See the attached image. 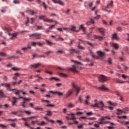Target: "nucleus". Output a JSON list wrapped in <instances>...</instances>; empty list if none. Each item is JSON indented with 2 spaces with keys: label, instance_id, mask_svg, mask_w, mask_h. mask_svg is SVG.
Instances as JSON below:
<instances>
[{
  "label": "nucleus",
  "instance_id": "e2e57ef3",
  "mask_svg": "<svg viewBox=\"0 0 129 129\" xmlns=\"http://www.w3.org/2000/svg\"><path fill=\"white\" fill-rule=\"evenodd\" d=\"M120 100L121 101H124V99H123V97H122V96H120V98H119Z\"/></svg>",
  "mask_w": 129,
  "mask_h": 129
},
{
  "label": "nucleus",
  "instance_id": "0eeeda50",
  "mask_svg": "<svg viewBox=\"0 0 129 129\" xmlns=\"http://www.w3.org/2000/svg\"><path fill=\"white\" fill-rule=\"evenodd\" d=\"M39 19L40 20H43L44 22H47L48 23H51L52 22H53V21L52 19H49L48 18H46L45 16H40Z\"/></svg>",
  "mask_w": 129,
  "mask_h": 129
},
{
  "label": "nucleus",
  "instance_id": "f3484780",
  "mask_svg": "<svg viewBox=\"0 0 129 129\" xmlns=\"http://www.w3.org/2000/svg\"><path fill=\"white\" fill-rule=\"evenodd\" d=\"M69 70L72 71L73 72H77V66H73V68H70Z\"/></svg>",
  "mask_w": 129,
  "mask_h": 129
},
{
  "label": "nucleus",
  "instance_id": "4d7b16f0",
  "mask_svg": "<svg viewBox=\"0 0 129 129\" xmlns=\"http://www.w3.org/2000/svg\"><path fill=\"white\" fill-rule=\"evenodd\" d=\"M108 103H109L110 105H112L113 106H116V105H117L116 103H111V102H109Z\"/></svg>",
  "mask_w": 129,
  "mask_h": 129
},
{
  "label": "nucleus",
  "instance_id": "9b49d317",
  "mask_svg": "<svg viewBox=\"0 0 129 129\" xmlns=\"http://www.w3.org/2000/svg\"><path fill=\"white\" fill-rule=\"evenodd\" d=\"M98 122L100 124H106L108 123V121H104V118L102 116L101 118L99 119Z\"/></svg>",
  "mask_w": 129,
  "mask_h": 129
},
{
  "label": "nucleus",
  "instance_id": "ddd939ff",
  "mask_svg": "<svg viewBox=\"0 0 129 129\" xmlns=\"http://www.w3.org/2000/svg\"><path fill=\"white\" fill-rule=\"evenodd\" d=\"M73 91L74 90L73 89H70V90H69L66 95V98L70 97L71 95L73 94Z\"/></svg>",
  "mask_w": 129,
  "mask_h": 129
},
{
  "label": "nucleus",
  "instance_id": "a211bd4d",
  "mask_svg": "<svg viewBox=\"0 0 129 129\" xmlns=\"http://www.w3.org/2000/svg\"><path fill=\"white\" fill-rule=\"evenodd\" d=\"M32 118H38V116H32L30 117H27V118H22L21 119H23V120H25V121H28L29 119H32Z\"/></svg>",
  "mask_w": 129,
  "mask_h": 129
},
{
  "label": "nucleus",
  "instance_id": "f8f14e48",
  "mask_svg": "<svg viewBox=\"0 0 129 129\" xmlns=\"http://www.w3.org/2000/svg\"><path fill=\"white\" fill-rule=\"evenodd\" d=\"M50 93H52L53 94H57L58 96H62V95H63V93H61L60 91L53 92L50 91L48 92V94H50Z\"/></svg>",
  "mask_w": 129,
  "mask_h": 129
},
{
  "label": "nucleus",
  "instance_id": "b1692460",
  "mask_svg": "<svg viewBox=\"0 0 129 129\" xmlns=\"http://www.w3.org/2000/svg\"><path fill=\"white\" fill-rule=\"evenodd\" d=\"M112 39L113 40H119V38L117 37V34H116V33L113 34Z\"/></svg>",
  "mask_w": 129,
  "mask_h": 129
},
{
  "label": "nucleus",
  "instance_id": "2eb2a0df",
  "mask_svg": "<svg viewBox=\"0 0 129 129\" xmlns=\"http://www.w3.org/2000/svg\"><path fill=\"white\" fill-rule=\"evenodd\" d=\"M27 21L25 23L26 26H28V24H29V22H31V24H33L34 22H35V18H31V19H29V18H27Z\"/></svg>",
  "mask_w": 129,
  "mask_h": 129
},
{
  "label": "nucleus",
  "instance_id": "c756f323",
  "mask_svg": "<svg viewBox=\"0 0 129 129\" xmlns=\"http://www.w3.org/2000/svg\"><path fill=\"white\" fill-rule=\"evenodd\" d=\"M15 76L13 77V79L14 80V81H17V77L18 76H20V74L19 73H15L14 74Z\"/></svg>",
  "mask_w": 129,
  "mask_h": 129
},
{
  "label": "nucleus",
  "instance_id": "0e129e2a",
  "mask_svg": "<svg viewBox=\"0 0 129 129\" xmlns=\"http://www.w3.org/2000/svg\"><path fill=\"white\" fill-rule=\"evenodd\" d=\"M69 107H71V108L74 107V105L72 103H70L69 104Z\"/></svg>",
  "mask_w": 129,
  "mask_h": 129
},
{
  "label": "nucleus",
  "instance_id": "603ef678",
  "mask_svg": "<svg viewBox=\"0 0 129 129\" xmlns=\"http://www.w3.org/2000/svg\"><path fill=\"white\" fill-rule=\"evenodd\" d=\"M92 57H93L94 59H96L97 60H98V59H99V57L94 54L92 55Z\"/></svg>",
  "mask_w": 129,
  "mask_h": 129
},
{
  "label": "nucleus",
  "instance_id": "aec40b11",
  "mask_svg": "<svg viewBox=\"0 0 129 129\" xmlns=\"http://www.w3.org/2000/svg\"><path fill=\"white\" fill-rule=\"evenodd\" d=\"M33 57L34 58H45V56L44 55H38V54H33Z\"/></svg>",
  "mask_w": 129,
  "mask_h": 129
},
{
  "label": "nucleus",
  "instance_id": "1a4fd4ad",
  "mask_svg": "<svg viewBox=\"0 0 129 129\" xmlns=\"http://www.w3.org/2000/svg\"><path fill=\"white\" fill-rule=\"evenodd\" d=\"M82 44H84V42L82 41V40L80 39L79 42V44L78 45V48L80 49V50H85V48L82 46Z\"/></svg>",
  "mask_w": 129,
  "mask_h": 129
},
{
  "label": "nucleus",
  "instance_id": "dca6fc26",
  "mask_svg": "<svg viewBox=\"0 0 129 129\" xmlns=\"http://www.w3.org/2000/svg\"><path fill=\"white\" fill-rule=\"evenodd\" d=\"M98 31L102 34V36H104V33H105V29H104L103 28H99Z\"/></svg>",
  "mask_w": 129,
  "mask_h": 129
},
{
  "label": "nucleus",
  "instance_id": "e433bc0d",
  "mask_svg": "<svg viewBox=\"0 0 129 129\" xmlns=\"http://www.w3.org/2000/svg\"><path fill=\"white\" fill-rule=\"evenodd\" d=\"M45 55H47V56H49V55H51V54H53V51H48L44 53Z\"/></svg>",
  "mask_w": 129,
  "mask_h": 129
},
{
  "label": "nucleus",
  "instance_id": "13d9d810",
  "mask_svg": "<svg viewBox=\"0 0 129 129\" xmlns=\"http://www.w3.org/2000/svg\"><path fill=\"white\" fill-rule=\"evenodd\" d=\"M103 118H104V120L105 119H110V117L108 116H103Z\"/></svg>",
  "mask_w": 129,
  "mask_h": 129
},
{
  "label": "nucleus",
  "instance_id": "4be33fe9",
  "mask_svg": "<svg viewBox=\"0 0 129 129\" xmlns=\"http://www.w3.org/2000/svg\"><path fill=\"white\" fill-rule=\"evenodd\" d=\"M17 101H18V98L16 97H13L12 99V104L13 105H16V103H17Z\"/></svg>",
  "mask_w": 129,
  "mask_h": 129
},
{
  "label": "nucleus",
  "instance_id": "72a5a7b5",
  "mask_svg": "<svg viewBox=\"0 0 129 129\" xmlns=\"http://www.w3.org/2000/svg\"><path fill=\"white\" fill-rule=\"evenodd\" d=\"M95 38L96 39H98V40H99V41H101V40H103V37L102 36H98L96 35H94Z\"/></svg>",
  "mask_w": 129,
  "mask_h": 129
},
{
  "label": "nucleus",
  "instance_id": "69168bd1",
  "mask_svg": "<svg viewBox=\"0 0 129 129\" xmlns=\"http://www.w3.org/2000/svg\"><path fill=\"white\" fill-rule=\"evenodd\" d=\"M71 11V10L69 9L67 11L64 12V13H66V15H68V14H69V13H70Z\"/></svg>",
  "mask_w": 129,
  "mask_h": 129
},
{
  "label": "nucleus",
  "instance_id": "9d476101",
  "mask_svg": "<svg viewBox=\"0 0 129 129\" xmlns=\"http://www.w3.org/2000/svg\"><path fill=\"white\" fill-rule=\"evenodd\" d=\"M98 80L100 82L103 83V82H105L107 80L106 77L103 75H100L98 78Z\"/></svg>",
  "mask_w": 129,
  "mask_h": 129
},
{
  "label": "nucleus",
  "instance_id": "bb28decb",
  "mask_svg": "<svg viewBox=\"0 0 129 129\" xmlns=\"http://www.w3.org/2000/svg\"><path fill=\"white\" fill-rule=\"evenodd\" d=\"M27 13H28V14L29 15H31V16H34V15H35V14H36V12H34L33 11H31V10L27 11Z\"/></svg>",
  "mask_w": 129,
  "mask_h": 129
},
{
  "label": "nucleus",
  "instance_id": "37998d69",
  "mask_svg": "<svg viewBox=\"0 0 129 129\" xmlns=\"http://www.w3.org/2000/svg\"><path fill=\"white\" fill-rule=\"evenodd\" d=\"M56 41H64V38H62L61 36H58V38H56Z\"/></svg>",
  "mask_w": 129,
  "mask_h": 129
},
{
  "label": "nucleus",
  "instance_id": "423d86ee",
  "mask_svg": "<svg viewBox=\"0 0 129 129\" xmlns=\"http://www.w3.org/2000/svg\"><path fill=\"white\" fill-rule=\"evenodd\" d=\"M69 116H66V118H67V119L68 120H73V121H75L76 120V118H75V116H74V114L72 113V114H67ZM71 116V117H69Z\"/></svg>",
  "mask_w": 129,
  "mask_h": 129
},
{
  "label": "nucleus",
  "instance_id": "774afa93",
  "mask_svg": "<svg viewBox=\"0 0 129 129\" xmlns=\"http://www.w3.org/2000/svg\"><path fill=\"white\" fill-rule=\"evenodd\" d=\"M78 128L82 129L83 128V125H80L78 126Z\"/></svg>",
  "mask_w": 129,
  "mask_h": 129
},
{
  "label": "nucleus",
  "instance_id": "6e6552de",
  "mask_svg": "<svg viewBox=\"0 0 129 129\" xmlns=\"http://www.w3.org/2000/svg\"><path fill=\"white\" fill-rule=\"evenodd\" d=\"M72 86L76 90L77 95H78L80 91V88L77 87V85L74 83H72Z\"/></svg>",
  "mask_w": 129,
  "mask_h": 129
},
{
  "label": "nucleus",
  "instance_id": "de8ad7c7",
  "mask_svg": "<svg viewBox=\"0 0 129 129\" xmlns=\"http://www.w3.org/2000/svg\"><path fill=\"white\" fill-rule=\"evenodd\" d=\"M41 4H42V6H43L45 10H47V8H48V6L46 5V4H45V3L44 2H42Z\"/></svg>",
  "mask_w": 129,
  "mask_h": 129
},
{
  "label": "nucleus",
  "instance_id": "052dcab7",
  "mask_svg": "<svg viewBox=\"0 0 129 129\" xmlns=\"http://www.w3.org/2000/svg\"><path fill=\"white\" fill-rule=\"evenodd\" d=\"M14 4H19L20 3V1L18 0H14Z\"/></svg>",
  "mask_w": 129,
  "mask_h": 129
},
{
  "label": "nucleus",
  "instance_id": "79ce46f5",
  "mask_svg": "<svg viewBox=\"0 0 129 129\" xmlns=\"http://www.w3.org/2000/svg\"><path fill=\"white\" fill-rule=\"evenodd\" d=\"M23 93V91H21V90H18V91H17V92L15 93V94L17 95H19V96L20 97V94Z\"/></svg>",
  "mask_w": 129,
  "mask_h": 129
},
{
  "label": "nucleus",
  "instance_id": "5fc2aeb1",
  "mask_svg": "<svg viewBox=\"0 0 129 129\" xmlns=\"http://www.w3.org/2000/svg\"><path fill=\"white\" fill-rule=\"evenodd\" d=\"M47 107H55V105L53 104H48L46 105Z\"/></svg>",
  "mask_w": 129,
  "mask_h": 129
},
{
  "label": "nucleus",
  "instance_id": "6e6d98bb",
  "mask_svg": "<svg viewBox=\"0 0 129 129\" xmlns=\"http://www.w3.org/2000/svg\"><path fill=\"white\" fill-rule=\"evenodd\" d=\"M12 70H14V71H18V70H20V69H18V68H17V67H13V68H12Z\"/></svg>",
  "mask_w": 129,
  "mask_h": 129
},
{
  "label": "nucleus",
  "instance_id": "a878e982",
  "mask_svg": "<svg viewBox=\"0 0 129 129\" xmlns=\"http://www.w3.org/2000/svg\"><path fill=\"white\" fill-rule=\"evenodd\" d=\"M4 85H5V86H7L8 88V90H10L11 91V85L10 84L8 83H5V84H3L2 86H4Z\"/></svg>",
  "mask_w": 129,
  "mask_h": 129
},
{
  "label": "nucleus",
  "instance_id": "864d4df0",
  "mask_svg": "<svg viewBox=\"0 0 129 129\" xmlns=\"http://www.w3.org/2000/svg\"><path fill=\"white\" fill-rule=\"evenodd\" d=\"M28 49H31V46H28L27 47H24V48H22V50L23 51H26V50H28Z\"/></svg>",
  "mask_w": 129,
  "mask_h": 129
},
{
  "label": "nucleus",
  "instance_id": "09e8293b",
  "mask_svg": "<svg viewBox=\"0 0 129 129\" xmlns=\"http://www.w3.org/2000/svg\"><path fill=\"white\" fill-rule=\"evenodd\" d=\"M118 113H117V114H120L121 113H122L123 112H124V111H122V110H120L119 109H117Z\"/></svg>",
  "mask_w": 129,
  "mask_h": 129
},
{
  "label": "nucleus",
  "instance_id": "ea45409f",
  "mask_svg": "<svg viewBox=\"0 0 129 129\" xmlns=\"http://www.w3.org/2000/svg\"><path fill=\"white\" fill-rule=\"evenodd\" d=\"M47 124V123H46L45 121H41V122H40L38 123V125H46Z\"/></svg>",
  "mask_w": 129,
  "mask_h": 129
},
{
  "label": "nucleus",
  "instance_id": "473e14b6",
  "mask_svg": "<svg viewBox=\"0 0 129 129\" xmlns=\"http://www.w3.org/2000/svg\"><path fill=\"white\" fill-rule=\"evenodd\" d=\"M49 80H52V81H60V79L55 77L51 78L50 79H49Z\"/></svg>",
  "mask_w": 129,
  "mask_h": 129
},
{
  "label": "nucleus",
  "instance_id": "39448f33",
  "mask_svg": "<svg viewBox=\"0 0 129 129\" xmlns=\"http://www.w3.org/2000/svg\"><path fill=\"white\" fill-rule=\"evenodd\" d=\"M20 98H22V99H23L22 104L21 105L22 106H23V107H26V103L28 102L31 100V99L25 98L23 97H20Z\"/></svg>",
  "mask_w": 129,
  "mask_h": 129
},
{
  "label": "nucleus",
  "instance_id": "bf43d9fd",
  "mask_svg": "<svg viewBox=\"0 0 129 129\" xmlns=\"http://www.w3.org/2000/svg\"><path fill=\"white\" fill-rule=\"evenodd\" d=\"M55 28V25H52L49 26V30H52V29H53Z\"/></svg>",
  "mask_w": 129,
  "mask_h": 129
},
{
  "label": "nucleus",
  "instance_id": "f257e3e1",
  "mask_svg": "<svg viewBox=\"0 0 129 129\" xmlns=\"http://www.w3.org/2000/svg\"><path fill=\"white\" fill-rule=\"evenodd\" d=\"M3 30L4 31H7V32H8V35L10 36L11 40H14L16 39V37H17V35H18V33H15L13 34L11 33L10 32H12V31H13V29H12V28L5 26L3 28Z\"/></svg>",
  "mask_w": 129,
  "mask_h": 129
},
{
  "label": "nucleus",
  "instance_id": "6ab92c4d",
  "mask_svg": "<svg viewBox=\"0 0 129 129\" xmlns=\"http://www.w3.org/2000/svg\"><path fill=\"white\" fill-rule=\"evenodd\" d=\"M99 89L103 90V91H107V90H108V89L105 87L104 85H102L100 88H99Z\"/></svg>",
  "mask_w": 129,
  "mask_h": 129
},
{
  "label": "nucleus",
  "instance_id": "5701e85b",
  "mask_svg": "<svg viewBox=\"0 0 129 129\" xmlns=\"http://www.w3.org/2000/svg\"><path fill=\"white\" fill-rule=\"evenodd\" d=\"M41 65V63H37V64H32L30 65V67L34 68H37Z\"/></svg>",
  "mask_w": 129,
  "mask_h": 129
},
{
  "label": "nucleus",
  "instance_id": "f704fd0d",
  "mask_svg": "<svg viewBox=\"0 0 129 129\" xmlns=\"http://www.w3.org/2000/svg\"><path fill=\"white\" fill-rule=\"evenodd\" d=\"M21 83H22V80H20L18 82H12V84H13V85H16V84H21Z\"/></svg>",
  "mask_w": 129,
  "mask_h": 129
},
{
  "label": "nucleus",
  "instance_id": "7ed1b4c3",
  "mask_svg": "<svg viewBox=\"0 0 129 129\" xmlns=\"http://www.w3.org/2000/svg\"><path fill=\"white\" fill-rule=\"evenodd\" d=\"M113 5V2L112 1H111L107 6V7L105 8H103V10L105 12H107V13H110V10L108 11L107 10V9H111L112 8V6Z\"/></svg>",
  "mask_w": 129,
  "mask_h": 129
},
{
  "label": "nucleus",
  "instance_id": "cd10ccee",
  "mask_svg": "<svg viewBox=\"0 0 129 129\" xmlns=\"http://www.w3.org/2000/svg\"><path fill=\"white\" fill-rule=\"evenodd\" d=\"M97 54L98 55H99L100 57H103L104 56L105 53L102 51H99L97 52Z\"/></svg>",
  "mask_w": 129,
  "mask_h": 129
},
{
  "label": "nucleus",
  "instance_id": "680f3d73",
  "mask_svg": "<svg viewBox=\"0 0 129 129\" xmlns=\"http://www.w3.org/2000/svg\"><path fill=\"white\" fill-rule=\"evenodd\" d=\"M36 45H38V46H42V45H43V43H41V42H35Z\"/></svg>",
  "mask_w": 129,
  "mask_h": 129
},
{
  "label": "nucleus",
  "instance_id": "c03bdc74",
  "mask_svg": "<svg viewBox=\"0 0 129 129\" xmlns=\"http://www.w3.org/2000/svg\"><path fill=\"white\" fill-rule=\"evenodd\" d=\"M46 42L47 43V45H48L49 46H52V45H53V42L47 40H46Z\"/></svg>",
  "mask_w": 129,
  "mask_h": 129
},
{
  "label": "nucleus",
  "instance_id": "58836bf2",
  "mask_svg": "<svg viewBox=\"0 0 129 129\" xmlns=\"http://www.w3.org/2000/svg\"><path fill=\"white\" fill-rule=\"evenodd\" d=\"M47 113H46V115H48V116H51V115H52L53 112L51 111H46Z\"/></svg>",
  "mask_w": 129,
  "mask_h": 129
},
{
  "label": "nucleus",
  "instance_id": "c85d7f7f",
  "mask_svg": "<svg viewBox=\"0 0 129 129\" xmlns=\"http://www.w3.org/2000/svg\"><path fill=\"white\" fill-rule=\"evenodd\" d=\"M94 23V20H93V19H91L90 21H89L86 23V25H87V26H90L91 24H93Z\"/></svg>",
  "mask_w": 129,
  "mask_h": 129
},
{
  "label": "nucleus",
  "instance_id": "338daca9",
  "mask_svg": "<svg viewBox=\"0 0 129 129\" xmlns=\"http://www.w3.org/2000/svg\"><path fill=\"white\" fill-rule=\"evenodd\" d=\"M124 82L123 81H119V80H116V83H123Z\"/></svg>",
  "mask_w": 129,
  "mask_h": 129
},
{
  "label": "nucleus",
  "instance_id": "8fccbe9b",
  "mask_svg": "<svg viewBox=\"0 0 129 129\" xmlns=\"http://www.w3.org/2000/svg\"><path fill=\"white\" fill-rule=\"evenodd\" d=\"M35 110H39L40 111H43V108H40L39 107H36L35 108Z\"/></svg>",
  "mask_w": 129,
  "mask_h": 129
},
{
  "label": "nucleus",
  "instance_id": "a18cd8bd",
  "mask_svg": "<svg viewBox=\"0 0 129 129\" xmlns=\"http://www.w3.org/2000/svg\"><path fill=\"white\" fill-rule=\"evenodd\" d=\"M86 98H87V100L85 101V104H89V103L88 102V99H89V98H90L89 96H87L86 97Z\"/></svg>",
  "mask_w": 129,
  "mask_h": 129
},
{
  "label": "nucleus",
  "instance_id": "393cba45",
  "mask_svg": "<svg viewBox=\"0 0 129 129\" xmlns=\"http://www.w3.org/2000/svg\"><path fill=\"white\" fill-rule=\"evenodd\" d=\"M70 30L71 31H73L74 32H78L79 30L76 29V26H72V27L70 28Z\"/></svg>",
  "mask_w": 129,
  "mask_h": 129
},
{
  "label": "nucleus",
  "instance_id": "f03ea898",
  "mask_svg": "<svg viewBox=\"0 0 129 129\" xmlns=\"http://www.w3.org/2000/svg\"><path fill=\"white\" fill-rule=\"evenodd\" d=\"M92 107L99 108L100 110H103V108H104V104H103L102 102H99V103H96L95 104L92 105Z\"/></svg>",
  "mask_w": 129,
  "mask_h": 129
},
{
  "label": "nucleus",
  "instance_id": "412c9836",
  "mask_svg": "<svg viewBox=\"0 0 129 129\" xmlns=\"http://www.w3.org/2000/svg\"><path fill=\"white\" fill-rule=\"evenodd\" d=\"M112 47H113V48H114V49H115V50H117L119 47V45H118V44H116L115 43H113L112 44Z\"/></svg>",
  "mask_w": 129,
  "mask_h": 129
},
{
  "label": "nucleus",
  "instance_id": "a19ab883",
  "mask_svg": "<svg viewBox=\"0 0 129 129\" xmlns=\"http://www.w3.org/2000/svg\"><path fill=\"white\" fill-rule=\"evenodd\" d=\"M56 54H64V50H58L56 52Z\"/></svg>",
  "mask_w": 129,
  "mask_h": 129
},
{
  "label": "nucleus",
  "instance_id": "49530a36",
  "mask_svg": "<svg viewBox=\"0 0 129 129\" xmlns=\"http://www.w3.org/2000/svg\"><path fill=\"white\" fill-rule=\"evenodd\" d=\"M59 76H61L62 77H67V75L60 73L59 74Z\"/></svg>",
  "mask_w": 129,
  "mask_h": 129
},
{
  "label": "nucleus",
  "instance_id": "4c0bfd02",
  "mask_svg": "<svg viewBox=\"0 0 129 129\" xmlns=\"http://www.w3.org/2000/svg\"><path fill=\"white\" fill-rule=\"evenodd\" d=\"M44 29V27L43 26H37V28L36 29V31H38L39 30H43Z\"/></svg>",
  "mask_w": 129,
  "mask_h": 129
},
{
  "label": "nucleus",
  "instance_id": "3c124183",
  "mask_svg": "<svg viewBox=\"0 0 129 129\" xmlns=\"http://www.w3.org/2000/svg\"><path fill=\"white\" fill-rule=\"evenodd\" d=\"M83 61L84 62H90L91 60H90L88 58H86L85 59H83Z\"/></svg>",
  "mask_w": 129,
  "mask_h": 129
},
{
  "label": "nucleus",
  "instance_id": "c9c22d12",
  "mask_svg": "<svg viewBox=\"0 0 129 129\" xmlns=\"http://www.w3.org/2000/svg\"><path fill=\"white\" fill-rule=\"evenodd\" d=\"M0 96L2 98L6 97V95L5 94H4V92H3V90H0Z\"/></svg>",
  "mask_w": 129,
  "mask_h": 129
},
{
  "label": "nucleus",
  "instance_id": "2f4dec72",
  "mask_svg": "<svg viewBox=\"0 0 129 129\" xmlns=\"http://www.w3.org/2000/svg\"><path fill=\"white\" fill-rule=\"evenodd\" d=\"M70 54H74V53H78V51H76L75 49H71L70 50Z\"/></svg>",
  "mask_w": 129,
  "mask_h": 129
},
{
  "label": "nucleus",
  "instance_id": "20e7f679",
  "mask_svg": "<svg viewBox=\"0 0 129 129\" xmlns=\"http://www.w3.org/2000/svg\"><path fill=\"white\" fill-rule=\"evenodd\" d=\"M30 38L32 39L35 38V39H40L41 38V33H33L29 35Z\"/></svg>",
  "mask_w": 129,
  "mask_h": 129
},
{
  "label": "nucleus",
  "instance_id": "4468645a",
  "mask_svg": "<svg viewBox=\"0 0 129 129\" xmlns=\"http://www.w3.org/2000/svg\"><path fill=\"white\" fill-rule=\"evenodd\" d=\"M52 1L54 4H58V5H60V6H63L64 5V3L62 2V1L61 0H52Z\"/></svg>",
  "mask_w": 129,
  "mask_h": 129
},
{
  "label": "nucleus",
  "instance_id": "7c9ffc66",
  "mask_svg": "<svg viewBox=\"0 0 129 129\" xmlns=\"http://www.w3.org/2000/svg\"><path fill=\"white\" fill-rule=\"evenodd\" d=\"M78 30L79 31V30H82L83 32H85V30H86V28H85V27H84L83 25H81Z\"/></svg>",
  "mask_w": 129,
  "mask_h": 129
}]
</instances>
